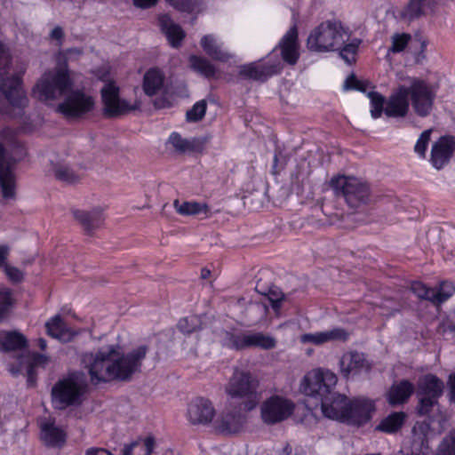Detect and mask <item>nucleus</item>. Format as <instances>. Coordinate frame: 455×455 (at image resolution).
Returning a JSON list of instances; mask_svg holds the SVG:
<instances>
[{"mask_svg":"<svg viewBox=\"0 0 455 455\" xmlns=\"http://www.w3.org/2000/svg\"><path fill=\"white\" fill-rule=\"evenodd\" d=\"M148 351V347L146 345H141L126 354L110 347L107 350L85 354L83 362L88 370L92 385L114 380L129 381L140 371Z\"/></svg>","mask_w":455,"mask_h":455,"instance_id":"f257e3e1","label":"nucleus"},{"mask_svg":"<svg viewBox=\"0 0 455 455\" xmlns=\"http://www.w3.org/2000/svg\"><path fill=\"white\" fill-rule=\"evenodd\" d=\"M28 64L17 62L13 73L10 75L11 54L9 49L0 41V92L14 108L23 109L28 104V99L22 87V76Z\"/></svg>","mask_w":455,"mask_h":455,"instance_id":"f03ea898","label":"nucleus"},{"mask_svg":"<svg viewBox=\"0 0 455 455\" xmlns=\"http://www.w3.org/2000/svg\"><path fill=\"white\" fill-rule=\"evenodd\" d=\"M88 382L83 371H73L60 379L52 387V401L57 409L80 406L87 395Z\"/></svg>","mask_w":455,"mask_h":455,"instance_id":"7ed1b4c3","label":"nucleus"},{"mask_svg":"<svg viewBox=\"0 0 455 455\" xmlns=\"http://www.w3.org/2000/svg\"><path fill=\"white\" fill-rule=\"evenodd\" d=\"M73 86L67 63L45 71L33 87L32 94L43 102L59 99Z\"/></svg>","mask_w":455,"mask_h":455,"instance_id":"20e7f679","label":"nucleus"},{"mask_svg":"<svg viewBox=\"0 0 455 455\" xmlns=\"http://www.w3.org/2000/svg\"><path fill=\"white\" fill-rule=\"evenodd\" d=\"M348 37L340 23L325 21L310 33L307 45L313 52L335 51L340 49Z\"/></svg>","mask_w":455,"mask_h":455,"instance_id":"39448f33","label":"nucleus"},{"mask_svg":"<svg viewBox=\"0 0 455 455\" xmlns=\"http://www.w3.org/2000/svg\"><path fill=\"white\" fill-rule=\"evenodd\" d=\"M95 98L85 89H69L55 111L68 121L85 118L95 108Z\"/></svg>","mask_w":455,"mask_h":455,"instance_id":"423d86ee","label":"nucleus"},{"mask_svg":"<svg viewBox=\"0 0 455 455\" xmlns=\"http://www.w3.org/2000/svg\"><path fill=\"white\" fill-rule=\"evenodd\" d=\"M330 184L335 194L343 196L351 208H357L370 202V185L359 178L338 176L332 178Z\"/></svg>","mask_w":455,"mask_h":455,"instance_id":"0eeeda50","label":"nucleus"},{"mask_svg":"<svg viewBox=\"0 0 455 455\" xmlns=\"http://www.w3.org/2000/svg\"><path fill=\"white\" fill-rule=\"evenodd\" d=\"M221 343L224 347L236 351L250 348L269 350L276 346V340L273 336L259 331L233 332L224 331L221 333Z\"/></svg>","mask_w":455,"mask_h":455,"instance_id":"6e6552de","label":"nucleus"},{"mask_svg":"<svg viewBox=\"0 0 455 455\" xmlns=\"http://www.w3.org/2000/svg\"><path fill=\"white\" fill-rule=\"evenodd\" d=\"M258 381L245 371H235L226 387V392L232 398L243 400L245 410L251 411L259 403Z\"/></svg>","mask_w":455,"mask_h":455,"instance_id":"1a4fd4ad","label":"nucleus"},{"mask_svg":"<svg viewBox=\"0 0 455 455\" xmlns=\"http://www.w3.org/2000/svg\"><path fill=\"white\" fill-rule=\"evenodd\" d=\"M338 378L327 369L317 368L308 371L301 383L302 392L316 400L334 391Z\"/></svg>","mask_w":455,"mask_h":455,"instance_id":"9d476101","label":"nucleus"},{"mask_svg":"<svg viewBox=\"0 0 455 455\" xmlns=\"http://www.w3.org/2000/svg\"><path fill=\"white\" fill-rule=\"evenodd\" d=\"M409 82V85L405 86L407 100L410 97L417 115L428 116L433 107L435 92L424 80L413 77L410 78Z\"/></svg>","mask_w":455,"mask_h":455,"instance_id":"9b49d317","label":"nucleus"},{"mask_svg":"<svg viewBox=\"0 0 455 455\" xmlns=\"http://www.w3.org/2000/svg\"><path fill=\"white\" fill-rule=\"evenodd\" d=\"M103 115L114 118L139 108V104H131L119 97V88L114 83L106 84L100 90Z\"/></svg>","mask_w":455,"mask_h":455,"instance_id":"f8f14e48","label":"nucleus"},{"mask_svg":"<svg viewBox=\"0 0 455 455\" xmlns=\"http://www.w3.org/2000/svg\"><path fill=\"white\" fill-rule=\"evenodd\" d=\"M294 409L293 402L283 396L275 395L262 403L260 407L261 418L266 424L274 425L291 417Z\"/></svg>","mask_w":455,"mask_h":455,"instance_id":"ddd939ff","label":"nucleus"},{"mask_svg":"<svg viewBox=\"0 0 455 455\" xmlns=\"http://www.w3.org/2000/svg\"><path fill=\"white\" fill-rule=\"evenodd\" d=\"M15 163L16 161L8 155L0 143V190L5 200L14 199L16 196Z\"/></svg>","mask_w":455,"mask_h":455,"instance_id":"4468645a","label":"nucleus"},{"mask_svg":"<svg viewBox=\"0 0 455 455\" xmlns=\"http://www.w3.org/2000/svg\"><path fill=\"white\" fill-rule=\"evenodd\" d=\"M17 367L11 366L9 371L13 375L24 374L27 377L28 387H34L36 383V367H44L49 363V357L38 353H27L21 355L19 358Z\"/></svg>","mask_w":455,"mask_h":455,"instance_id":"2eb2a0df","label":"nucleus"},{"mask_svg":"<svg viewBox=\"0 0 455 455\" xmlns=\"http://www.w3.org/2000/svg\"><path fill=\"white\" fill-rule=\"evenodd\" d=\"M373 411L374 404L370 399L358 397L347 400L345 422L361 426L370 420Z\"/></svg>","mask_w":455,"mask_h":455,"instance_id":"dca6fc26","label":"nucleus"},{"mask_svg":"<svg viewBox=\"0 0 455 455\" xmlns=\"http://www.w3.org/2000/svg\"><path fill=\"white\" fill-rule=\"evenodd\" d=\"M215 409L212 403L204 397H196L188 406L187 417L192 425H208L214 416Z\"/></svg>","mask_w":455,"mask_h":455,"instance_id":"f3484780","label":"nucleus"},{"mask_svg":"<svg viewBox=\"0 0 455 455\" xmlns=\"http://www.w3.org/2000/svg\"><path fill=\"white\" fill-rule=\"evenodd\" d=\"M323 414L329 419L345 422L347 398L332 391L318 400Z\"/></svg>","mask_w":455,"mask_h":455,"instance_id":"a211bd4d","label":"nucleus"},{"mask_svg":"<svg viewBox=\"0 0 455 455\" xmlns=\"http://www.w3.org/2000/svg\"><path fill=\"white\" fill-rule=\"evenodd\" d=\"M440 0H409L400 12V19L411 23L433 13Z\"/></svg>","mask_w":455,"mask_h":455,"instance_id":"6ab92c4d","label":"nucleus"},{"mask_svg":"<svg viewBox=\"0 0 455 455\" xmlns=\"http://www.w3.org/2000/svg\"><path fill=\"white\" fill-rule=\"evenodd\" d=\"M455 148V138L453 136H443L435 141L431 149L430 161L433 166L440 170L447 164Z\"/></svg>","mask_w":455,"mask_h":455,"instance_id":"aec40b11","label":"nucleus"},{"mask_svg":"<svg viewBox=\"0 0 455 455\" xmlns=\"http://www.w3.org/2000/svg\"><path fill=\"white\" fill-rule=\"evenodd\" d=\"M339 371L342 376L348 379L350 375H356L363 371H369L371 365L363 354L356 351L345 353L339 359Z\"/></svg>","mask_w":455,"mask_h":455,"instance_id":"412c9836","label":"nucleus"},{"mask_svg":"<svg viewBox=\"0 0 455 455\" xmlns=\"http://www.w3.org/2000/svg\"><path fill=\"white\" fill-rule=\"evenodd\" d=\"M350 337V333L340 327L333 328L324 331L315 333H306L301 335L300 341L302 343H312L315 345H323L333 341H347Z\"/></svg>","mask_w":455,"mask_h":455,"instance_id":"4be33fe9","label":"nucleus"},{"mask_svg":"<svg viewBox=\"0 0 455 455\" xmlns=\"http://www.w3.org/2000/svg\"><path fill=\"white\" fill-rule=\"evenodd\" d=\"M408 111L409 101L406 98L405 85H401L388 98L385 107V114L388 117H404Z\"/></svg>","mask_w":455,"mask_h":455,"instance_id":"5701e85b","label":"nucleus"},{"mask_svg":"<svg viewBox=\"0 0 455 455\" xmlns=\"http://www.w3.org/2000/svg\"><path fill=\"white\" fill-rule=\"evenodd\" d=\"M41 440L48 447L60 448L66 443V431L53 421L47 420L41 423Z\"/></svg>","mask_w":455,"mask_h":455,"instance_id":"b1692460","label":"nucleus"},{"mask_svg":"<svg viewBox=\"0 0 455 455\" xmlns=\"http://www.w3.org/2000/svg\"><path fill=\"white\" fill-rule=\"evenodd\" d=\"M72 214L76 221L84 228L87 235H92L93 232L100 228L104 222L102 210L95 208L91 211L74 210Z\"/></svg>","mask_w":455,"mask_h":455,"instance_id":"393cba45","label":"nucleus"},{"mask_svg":"<svg viewBox=\"0 0 455 455\" xmlns=\"http://www.w3.org/2000/svg\"><path fill=\"white\" fill-rule=\"evenodd\" d=\"M279 47L281 48L283 60L290 65H295L299 56L296 26L291 28L284 35L279 43Z\"/></svg>","mask_w":455,"mask_h":455,"instance_id":"a878e982","label":"nucleus"},{"mask_svg":"<svg viewBox=\"0 0 455 455\" xmlns=\"http://www.w3.org/2000/svg\"><path fill=\"white\" fill-rule=\"evenodd\" d=\"M243 419L240 413L223 412L215 420L214 429L220 434H233L238 432L243 427Z\"/></svg>","mask_w":455,"mask_h":455,"instance_id":"bb28decb","label":"nucleus"},{"mask_svg":"<svg viewBox=\"0 0 455 455\" xmlns=\"http://www.w3.org/2000/svg\"><path fill=\"white\" fill-rule=\"evenodd\" d=\"M158 21L171 45L175 48L179 47L185 37L182 28L178 24L173 23L167 14L161 15Z\"/></svg>","mask_w":455,"mask_h":455,"instance_id":"cd10ccee","label":"nucleus"},{"mask_svg":"<svg viewBox=\"0 0 455 455\" xmlns=\"http://www.w3.org/2000/svg\"><path fill=\"white\" fill-rule=\"evenodd\" d=\"M164 74L157 68H149L144 75L142 89L146 95L154 96L164 87Z\"/></svg>","mask_w":455,"mask_h":455,"instance_id":"c85d7f7f","label":"nucleus"},{"mask_svg":"<svg viewBox=\"0 0 455 455\" xmlns=\"http://www.w3.org/2000/svg\"><path fill=\"white\" fill-rule=\"evenodd\" d=\"M48 335L62 342L70 341L76 332L68 328L60 315H55L45 323Z\"/></svg>","mask_w":455,"mask_h":455,"instance_id":"c756f323","label":"nucleus"},{"mask_svg":"<svg viewBox=\"0 0 455 455\" xmlns=\"http://www.w3.org/2000/svg\"><path fill=\"white\" fill-rule=\"evenodd\" d=\"M413 391V384L406 379L401 380L390 387L387 395V400L392 405L403 403L412 395Z\"/></svg>","mask_w":455,"mask_h":455,"instance_id":"7c9ffc66","label":"nucleus"},{"mask_svg":"<svg viewBox=\"0 0 455 455\" xmlns=\"http://www.w3.org/2000/svg\"><path fill=\"white\" fill-rule=\"evenodd\" d=\"M443 390V383L434 375H427L419 382L418 395L439 398Z\"/></svg>","mask_w":455,"mask_h":455,"instance_id":"2f4dec72","label":"nucleus"},{"mask_svg":"<svg viewBox=\"0 0 455 455\" xmlns=\"http://www.w3.org/2000/svg\"><path fill=\"white\" fill-rule=\"evenodd\" d=\"M168 144H170L176 152L183 154L200 150L204 141L196 138L187 140L182 138L179 133L172 132L168 139Z\"/></svg>","mask_w":455,"mask_h":455,"instance_id":"473e14b6","label":"nucleus"},{"mask_svg":"<svg viewBox=\"0 0 455 455\" xmlns=\"http://www.w3.org/2000/svg\"><path fill=\"white\" fill-rule=\"evenodd\" d=\"M27 346V339L17 331L0 334V350L12 351L23 348Z\"/></svg>","mask_w":455,"mask_h":455,"instance_id":"72a5a7b5","label":"nucleus"},{"mask_svg":"<svg viewBox=\"0 0 455 455\" xmlns=\"http://www.w3.org/2000/svg\"><path fill=\"white\" fill-rule=\"evenodd\" d=\"M275 73L273 67L257 66L254 63L241 67L240 75L243 77L264 81Z\"/></svg>","mask_w":455,"mask_h":455,"instance_id":"f704fd0d","label":"nucleus"},{"mask_svg":"<svg viewBox=\"0 0 455 455\" xmlns=\"http://www.w3.org/2000/svg\"><path fill=\"white\" fill-rule=\"evenodd\" d=\"M173 206L178 213L184 216L199 215L209 212V207L206 204H200L197 202H183L180 203L178 199L174 200Z\"/></svg>","mask_w":455,"mask_h":455,"instance_id":"c9c22d12","label":"nucleus"},{"mask_svg":"<svg viewBox=\"0 0 455 455\" xmlns=\"http://www.w3.org/2000/svg\"><path fill=\"white\" fill-rule=\"evenodd\" d=\"M405 417L406 415L403 412H393L381 420L376 427V430L389 434L395 433L401 428Z\"/></svg>","mask_w":455,"mask_h":455,"instance_id":"e433bc0d","label":"nucleus"},{"mask_svg":"<svg viewBox=\"0 0 455 455\" xmlns=\"http://www.w3.org/2000/svg\"><path fill=\"white\" fill-rule=\"evenodd\" d=\"M201 46L214 60L226 61L229 59V55L220 49L212 36H204L201 40Z\"/></svg>","mask_w":455,"mask_h":455,"instance_id":"4c0bfd02","label":"nucleus"},{"mask_svg":"<svg viewBox=\"0 0 455 455\" xmlns=\"http://www.w3.org/2000/svg\"><path fill=\"white\" fill-rule=\"evenodd\" d=\"M191 68L204 76L210 77L214 76V66L205 58L191 56L189 59Z\"/></svg>","mask_w":455,"mask_h":455,"instance_id":"58836bf2","label":"nucleus"},{"mask_svg":"<svg viewBox=\"0 0 455 455\" xmlns=\"http://www.w3.org/2000/svg\"><path fill=\"white\" fill-rule=\"evenodd\" d=\"M455 292V286L451 282H442L438 289H434V304L446 301Z\"/></svg>","mask_w":455,"mask_h":455,"instance_id":"ea45409f","label":"nucleus"},{"mask_svg":"<svg viewBox=\"0 0 455 455\" xmlns=\"http://www.w3.org/2000/svg\"><path fill=\"white\" fill-rule=\"evenodd\" d=\"M370 99L371 108V116L372 118H379L382 113H385V98L377 92H369L367 94Z\"/></svg>","mask_w":455,"mask_h":455,"instance_id":"a19ab883","label":"nucleus"},{"mask_svg":"<svg viewBox=\"0 0 455 455\" xmlns=\"http://www.w3.org/2000/svg\"><path fill=\"white\" fill-rule=\"evenodd\" d=\"M54 176L57 180L68 184H74L79 181V176L67 165H57L54 168Z\"/></svg>","mask_w":455,"mask_h":455,"instance_id":"79ce46f5","label":"nucleus"},{"mask_svg":"<svg viewBox=\"0 0 455 455\" xmlns=\"http://www.w3.org/2000/svg\"><path fill=\"white\" fill-rule=\"evenodd\" d=\"M436 455H455V429L443 439L438 446Z\"/></svg>","mask_w":455,"mask_h":455,"instance_id":"37998d69","label":"nucleus"},{"mask_svg":"<svg viewBox=\"0 0 455 455\" xmlns=\"http://www.w3.org/2000/svg\"><path fill=\"white\" fill-rule=\"evenodd\" d=\"M14 303L15 299H13L12 290L6 287L0 288V310L2 311L3 318L5 317Z\"/></svg>","mask_w":455,"mask_h":455,"instance_id":"c03bdc74","label":"nucleus"},{"mask_svg":"<svg viewBox=\"0 0 455 455\" xmlns=\"http://www.w3.org/2000/svg\"><path fill=\"white\" fill-rule=\"evenodd\" d=\"M361 41L358 39L353 40V42L343 44L344 46L340 49V57L347 63L351 64L355 60V54Z\"/></svg>","mask_w":455,"mask_h":455,"instance_id":"a18cd8bd","label":"nucleus"},{"mask_svg":"<svg viewBox=\"0 0 455 455\" xmlns=\"http://www.w3.org/2000/svg\"><path fill=\"white\" fill-rule=\"evenodd\" d=\"M411 290L418 298L434 303V289L427 287L420 282H413L411 284Z\"/></svg>","mask_w":455,"mask_h":455,"instance_id":"49530a36","label":"nucleus"},{"mask_svg":"<svg viewBox=\"0 0 455 455\" xmlns=\"http://www.w3.org/2000/svg\"><path fill=\"white\" fill-rule=\"evenodd\" d=\"M411 38V35L406 33L395 34L391 37L392 44L388 51L394 53L401 52L405 49Z\"/></svg>","mask_w":455,"mask_h":455,"instance_id":"de8ad7c7","label":"nucleus"},{"mask_svg":"<svg viewBox=\"0 0 455 455\" xmlns=\"http://www.w3.org/2000/svg\"><path fill=\"white\" fill-rule=\"evenodd\" d=\"M264 295L269 300L275 312L278 313L281 308L282 302L284 299L283 293L277 288H270L267 292L264 293Z\"/></svg>","mask_w":455,"mask_h":455,"instance_id":"09e8293b","label":"nucleus"},{"mask_svg":"<svg viewBox=\"0 0 455 455\" xmlns=\"http://www.w3.org/2000/svg\"><path fill=\"white\" fill-rule=\"evenodd\" d=\"M206 106L204 100L196 102L193 108L187 112V119L189 122L200 121L205 115Z\"/></svg>","mask_w":455,"mask_h":455,"instance_id":"8fccbe9b","label":"nucleus"},{"mask_svg":"<svg viewBox=\"0 0 455 455\" xmlns=\"http://www.w3.org/2000/svg\"><path fill=\"white\" fill-rule=\"evenodd\" d=\"M197 323L198 319L196 316L186 317L179 322L178 328L181 332L190 334L197 331L199 328Z\"/></svg>","mask_w":455,"mask_h":455,"instance_id":"3c124183","label":"nucleus"},{"mask_svg":"<svg viewBox=\"0 0 455 455\" xmlns=\"http://www.w3.org/2000/svg\"><path fill=\"white\" fill-rule=\"evenodd\" d=\"M419 399V403L418 405V411L420 415H427L428 414L434 405L437 403V398H433L429 396L425 395H418Z\"/></svg>","mask_w":455,"mask_h":455,"instance_id":"603ef678","label":"nucleus"},{"mask_svg":"<svg viewBox=\"0 0 455 455\" xmlns=\"http://www.w3.org/2000/svg\"><path fill=\"white\" fill-rule=\"evenodd\" d=\"M431 132H432L431 129L424 131L420 134V136L415 145V148H414L415 152L418 153L421 156H425L426 150L427 148V145L430 140Z\"/></svg>","mask_w":455,"mask_h":455,"instance_id":"864d4df0","label":"nucleus"},{"mask_svg":"<svg viewBox=\"0 0 455 455\" xmlns=\"http://www.w3.org/2000/svg\"><path fill=\"white\" fill-rule=\"evenodd\" d=\"M440 330L443 333L455 331V309L442 322Z\"/></svg>","mask_w":455,"mask_h":455,"instance_id":"5fc2aeb1","label":"nucleus"},{"mask_svg":"<svg viewBox=\"0 0 455 455\" xmlns=\"http://www.w3.org/2000/svg\"><path fill=\"white\" fill-rule=\"evenodd\" d=\"M4 271L10 280L16 283L20 282L22 280L23 275L19 268L11 266H5Z\"/></svg>","mask_w":455,"mask_h":455,"instance_id":"6e6d98bb","label":"nucleus"},{"mask_svg":"<svg viewBox=\"0 0 455 455\" xmlns=\"http://www.w3.org/2000/svg\"><path fill=\"white\" fill-rule=\"evenodd\" d=\"M345 90L355 89L359 91H364V88L361 83L356 79L355 75H350L347 77L344 84Z\"/></svg>","mask_w":455,"mask_h":455,"instance_id":"4d7b16f0","label":"nucleus"},{"mask_svg":"<svg viewBox=\"0 0 455 455\" xmlns=\"http://www.w3.org/2000/svg\"><path fill=\"white\" fill-rule=\"evenodd\" d=\"M140 439L132 441L130 443H124L122 449V455H132L133 449L140 444Z\"/></svg>","mask_w":455,"mask_h":455,"instance_id":"13d9d810","label":"nucleus"},{"mask_svg":"<svg viewBox=\"0 0 455 455\" xmlns=\"http://www.w3.org/2000/svg\"><path fill=\"white\" fill-rule=\"evenodd\" d=\"M157 0H133L134 4L137 7L147 9L154 6Z\"/></svg>","mask_w":455,"mask_h":455,"instance_id":"bf43d9fd","label":"nucleus"},{"mask_svg":"<svg viewBox=\"0 0 455 455\" xmlns=\"http://www.w3.org/2000/svg\"><path fill=\"white\" fill-rule=\"evenodd\" d=\"M51 37L55 40H62L64 37V32L62 28L60 26L55 27L51 32Z\"/></svg>","mask_w":455,"mask_h":455,"instance_id":"052dcab7","label":"nucleus"},{"mask_svg":"<svg viewBox=\"0 0 455 455\" xmlns=\"http://www.w3.org/2000/svg\"><path fill=\"white\" fill-rule=\"evenodd\" d=\"M155 445V439L152 436H148L145 439L146 454H152Z\"/></svg>","mask_w":455,"mask_h":455,"instance_id":"680f3d73","label":"nucleus"},{"mask_svg":"<svg viewBox=\"0 0 455 455\" xmlns=\"http://www.w3.org/2000/svg\"><path fill=\"white\" fill-rule=\"evenodd\" d=\"M8 252L9 248L7 246H0V267L4 266Z\"/></svg>","mask_w":455,"mask_h":455,"instance_id":"e2e57ef3","label":"nucleus"},{"mask_svg":"<svg viewBox=\"0 0 455 455\" xmlns=\"http://www.w3.org/2000/svg\"><path fill=\"white\" fill-rule=\"evenodd\" d=\"M106 451L105 448L91 447L85 451V455H99Z\"/></svg>","mask_w":455,"mask_h":455,"instance_id":"0e129e2a","label":"nucleus"},{"mask_svg":"<svg viewBox=\"0 0 455 455\" xmlns=\"http://www.w3.org/2000/svg\"><path fill=\"white\" fill-rule=\"evenodd\" d=\"M450 387H451V399L455 400V375L451 376V378H450Z\"/></svg>","mask_w":455,"mask_h":455,"instance_id":"69168bd1","label":"nucleus"},{"mask_svg":"<svg viewBox=\"0 0 455 455\" xmlns=\"http://www.w3.org/2000/svg\"><path fill=\"white\" fill-rule=\"evenodd\" d=\"M37 345L41 350H45L47 347V342L44 339L39 338L37 339Z\"/></svg>","mask_w":455,"mask_h":455,"instance_id":"338daca9","label":"nucleus"},{"mask_svg":"<svg viewBox=\"0 0 455 455\" xmlns=\"http://www.w3.org/2000/svg\"><path fill=\"white\" fill-rule=\"evenodd\" d=\"M211 275V271L207 268H203L201 271V277L203 279H207Z\"/></svg>","mask_w":455,"mask_h":455,"instance_id":"774afa93","label":"nucleus"}]
</instances>
